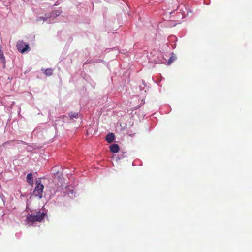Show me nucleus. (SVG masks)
<instances>
[{
  "label": "nucleus",
  "instance_id": "nucleus-1",
  "mask_svg": "<svg viewBox=\"0 0 252 252\" xmlns=\"http://www.w3.org/2000/svg\"><path fill=\"white\" fill-rule=\"evenodd\" d=\"M45 216V214L44 213L38 212L36 215L32 214L27 216V220L28 223L31 222L33 223L36 221L40 222L44 219Z\"/></svg>",
  "mask_w": 252,
  "mask_h": 252
},
{
  "label": "nucleus",
  "instance_id": "nucleus-2",
  "mask_svg": "<svg viewBox=\"0 0 252 252\" xmlns=\"http://www.w3.org/2000/svg\"><path fill=\"white\" fill-rule=\"evenodd\" d=\"M44 189V186L41 183L40 180L36 181V186L35 189L33 191V195L38 197L39 199L41 198L43 194V190Z\"/></svg>",
  "mask_w": 252,
  "mask_h": 252
},
{
  "label": "nucleus",
  "instance_id": "nucleus-3",
  "mask_svg": "<svg viewBox=\"0 0 252 252\" xmlns=\"http://www.w3.org/2000/svg\"><path fill=\"white\" fill-rule=\"evenodd\" d=\"M17 48L18 51L22 53H24L25 51L30 49L28 44L25 43L23 41H19L17 44Z\"/></svg>",
  "mask_w": 252,
  "mask_h": 252
},
{
  "label": "nucleus",
  "instance_id": "nucleus-4",
  "mask_svg": "<svg viewBox=\"0 0 252 252\" xmlns=\"http://www.w3.org/2000/svg\"><path fill=\"white\" fill-rule=\"evenodd\" d=\"M6 61L3 55V53L1 50V47L0 45V64L2 65L3 68H5Z\"/></svg>",
  "mask_w": 252,
  "mask_h": 252
},
{
  "label": "nucleus",
  "instance_id": "nucleus-5",
  "mask_svg": "<svg viewBox=\"0 0 252 252\" xmlns=\"http://www.w3.org/2000/svg\"><path fill=\"white\" fill-rule=\"evenodd\" d=\"M115 139V135L113 133H109L106 137V140L109 143H112Z\"/></svg>",
  "mask_w": 252,
  "mask_h": 252
},
{
  "label": "nucleus",
  "instance_id": "nucleus-6",
  "mask_svg": "<svg viewBox=\"0 0 252 252\" xmlns=\"http://www.w3.org/2000/svg\"><path fill=\"white\" fill-rule=\"evenodd\" d=\"M110 149L113 153H117L119 150V147L116 144H113L110 146Z\"/></svg>",
  "mask_w": 252,
  "mask_h": 252
},
{
  "label": "nucleus",
  "instance_id": "nucleus-7",
  "mask_svg": "<svg viewBox=\"0 0 252 252\" xmlns=\"http://www.w3.org/2000/svg\"><path fill=\"white\" fill-rule=\"evenodd\" d=\"M27 182L29 184H32L33 182V177L32 173H29L27 176Z\"/></svg>",
  "mask_w": 252,
  "mask_h": 252
},
{
  "label": "nucleus",
  "instance_id": "nucleus-8",
  "mask_svg": "<svg viewBox=\"0 0 252 252\" xmlns=\"http://www.w3.org/2000/svg\"><path fill=\"white\" fill-rule=\"evenodd\" d=\"M44 72L46 76H50L53 74V70L51 68H48L45 69Z\"/></svg>",
  "mask_w": 252,
  "mask_h": 252
},
{
  "label": "nucleus",
  "instance_id": "nucleus-9",
  "mask_svg": "<svg viewBox=\"0 0 252 252\" xmlns=\"http://www.w3.org/2000/svg\"><path fill=\"white\" fill-rule=\"evenodd\" d=\"M69 115L70 119H73L74 118H77L78 114V113H76V112H74V113L71 112L69 114Z\"/></svg>",
  "mask_w": 252,
  "mask_h": 252
},
{
  "label": "nucleus",
  "instance_id": "nucleus-10",
  "mask_svg": "<svg viewBox=\"0 0 252 252\" xmlns=\"http://www.w3.org/2000/svg\"><path fill=\"white\" fill-rule=\"evenodd\" d=\"M174 60V59L173 58V57H171L168 62V64H170L171 62H172Z\"/></svg>",
  "mask_w": 252,
  "mask_h": 252
},
{
  "label": "nucleus",
  "instance_id": "nucleus-11",
  "mask_svg": "<svg viewBox=\"0 0 252 252\" xmlns=\"http://www.w3.org/2000/svg\"><path fill=\"white\" fill-rule=\"evenodd\" d=\"M39 19H41V20H45V18L43 17H39Z\"/></svg>",
  "mask_w": 252,
  "mask_h": 252
},
{
  "label": "nucleus",
  "instance_id": "nucleus-12",
  "mask_svg": "<svg viewBox=\"0 0 252 252\" xmlns=\"http://www.w3.org/2000/svg\"><path fill=\"white\" fill-rule=\"evenodd\" d=\"M56 14L57 15H59L60 14V12H57V11H56Z\"/></svg>",
  "mask_w": 252,
  "mask_h": 252
},
{
  "label": "nucleus",
  "instance_id": "nucleus-13",
  "mask_svg": "<svg viewBox=\"0 0 252 252\" xmlns=\"http://www.w3.org/2000/svg\"><path fill=\"white\" fill-rule=\"evenodd\" d=\"M58 173H59V172L58 171V172H56V173H55V172H54V175H56V174L58 175Z\"/></svg>",
  "mask_w": 252,
  "mask_h": 252
},
{
  "label": "nucleus",
  "instance_id": "nucleus-14",
  "mask_svg": "<svg viewBox=\"0 0 252 252\" xmlns=\"http://www.w3.org/2000/svg\"><path fill=\"white\" fill-rule=\"evenodd\" d=\"M56 169V167H53V170L55 171Z\"/></svg>",
  "mask_w": 252,
  "mask_h": 252
}]
</instances>
